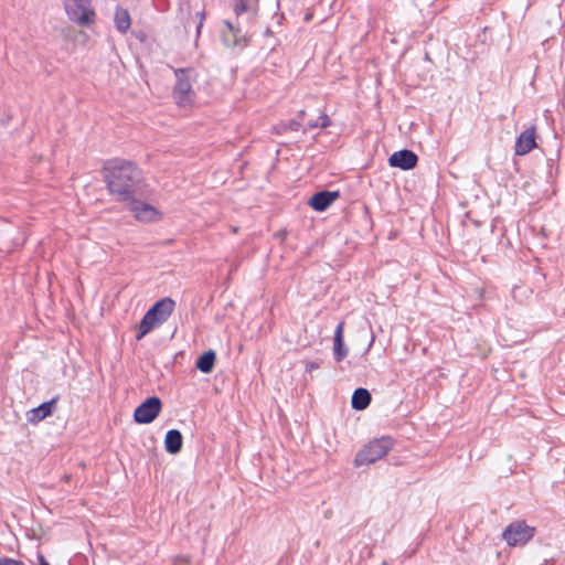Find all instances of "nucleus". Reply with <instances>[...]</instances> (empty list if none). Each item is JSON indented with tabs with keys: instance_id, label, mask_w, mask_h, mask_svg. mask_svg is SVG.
<instances>
[{
	"instance_id": "obj_1",
	"label": "nucleus",
	"mask_w": 565,
	"mask_h": 565,
	"mask_svg": "<svg viewBox=\"0 0 565 565\" xmlns=\"http://www.w3.org/2000/svg\"><path fill=\"white\" fill-rule=\"evenodd\" d=\"M100 173L108 193L119 203L141 195L146 186L142 170L134 161L124 158L104 161Z\"/></svg>"
},
{
	"instance_id": "obj_2",
	"label": "nucleus",
	"mask_w": 565,
	"mask_h": 565,
	"mask_svg": "<svg viewBox=\"0 0 565 565\" xmlns=\"http://www.w3.org/2000/svg\"><path fill=\"white\" fill-rule=\"evenodd\" d=\"M175 85L172 90V96L179 106H189L195 98V92L192 88V84L195 81V71L191 67L188 68H175Z\"/></svg>"
},
{
	"instance_id": "obj_3",
	"label": "nucleus",
	"mask_w": 565,
	"mask_h": 565,
	"mask_svg": "<svg viewBox=\"0 0 565 565\" xmlns=\"http://www.w3.org/2000/svg\"><path fill=\"white\" fill-rule=\"evenodd\" d=\"M394 447V439L390 436L375 438L366 444L355 456L354 466H367L376 462L388 454Z\"/></svg>"
},
{
	"instance_id": "obj_4",
	"label": "nucleus",
	"mask_w": 565,
	"mask_h": 565,
	"mask_svg": "<svg viewBox=\"0 0 565 565\" xmlns=\"http://www.w3.org/2000/svg\"><path fill=\"white\" fill-rule=\"evenodd\" d=\"M64 9L67 18L81 26H89L95 22L92 0H64Z\"/></svg>"
},
{
	"instance_id": "obj_5",
	"label": "nucleus",
	"mask_w": 565,
	"mask_h": 565,
	"mask_svg": "<svg viewBox=\"0 0 565 565\" xmlns=\"http://www.w3.org/2000/svg\"><path fill=\"white\" fill-rule=\"evenodd\" d=\"M533 536L534 527L529 526L524 521L512 522L502 533L503 540L510 546H523Z\"/></svg>"
},
{
	"instance_id": "obj_6",
	"label": "nucleus",
	"mask_w": 565,
	"mask_h": 565,
	"mask_svg": "<svg viewBox=\"0 0 565 565\" xmlns=\"http://www.w3.org/2000/svg\"><path fill=\"white\" fill-rule=\"evenodd\" d=\"M124 203L127 204L128 210L139 222L150 223L161 218V213L153 205L139 200L138 196H134L132 200H127Z\"/></svg>"
},
{
	"instance_id": "obj_7",
	"label": "nucleus",
	"mask_w": 565,
	"mask_h": 565,
	"mask_svg": "<svg viewBox=\"0 0 565 565\" xmlns=\"http://www.w3.org/2000/svg\"><path fill=\"white\" fill-rule=\"evenodd\" d=\"M161 407V399L158 396H150L135 409L134 419L138 424H150L158 417Z\"/></svg>"
},
{
	"instance_id": "obj_8",
	"label": "nucleus",
	"mask_w": 565,
	"mask_h": 565,
	"mask_svg": "<svg viewBox=\"0 0 565 565\" xmlns=\"http://www.w3.org/2000/svg\"><path fill=\"white\" fill-rule=\"evenodd\" d=\"M175 308V301L170 297H164L157 302L152 307L148 309L149 317L156 318L154 320L161 326L172 315Z\"/></svg>"
},
{
	"instance_id": "obj_9",
	"label": "nucleus",
	"mask_w": 565,
	"mask_h": 565,
	"mask_svg": "<svg viewBox=\"0 0 565 565\" xmlns=\"http://www.w3.org/2000/svg\"><path fill=\"white\" fill-rule=\"evenodd\" d=\"M417 154L408 149H402L395 151L388 158V164L393 168H399L402 170H411L417 166Z\"/></svg>"
},
{
	"instance_id": "obj_10",
	"label": "nucleus",
	"mask_w": 565,
	"mask_h": 565,
	"mask_svg": "<svg viewBox=\"0 0 565 565\" xmlns=\"http://www.w3.org/2000/svg\"><path fill=\"white\" fill-rule=\"evenodd\" d=\"M340 196L339 191H319L315 193L309 200V206L317 211H326L338 198Z\"/></svg>"
},
{
	"instance_id": "obj_11",
	"label": "nucleus",
	"mask_w": 565,
	"mask_h": 565,
	"mask_svg": "<svg viewBox=\"0 0 565 565\" xmlns=\"http://www.w3.org/2000/svg\"><path fill=\"white\" fill-rule=\"evenodd\" d=\"M535 147V127H530L525 129L523 132H521L520 136L516 138L514 147L515 154L525 156Z\"/></svg>"
},
{
	"instance_id": "obj_12",
	"label": "nucleus",
	"mask_w": 565,
	"mask_h": 565,
	"mask_svg": "<svg viewBox=\"0 0 565 565\" xmlns=\"http://www.w3.org/2000/svg\"><path fill=\"white\" fill-rule=\"evenodd\" d=\"M58 401V396L53 397L49 402H44L35 408L26 413V419L31 424H38L53 414L54 407Z\"/></svg>"
},
{
	"instance_id": "obj_13",
	"label": "nucleus",
	"mask_w": 565,
	"mask_h": 565,
	"mask_svg": "<svg viewBox=\"0 0 565 565\" xmlns=\"http://www.w3.org/2000/svg\"><path fill=\"white\" fill-rule=\"evenodd\" d=\"M233 10L237 18L246 15V21L250 22L255 19L258 11L256 0H233Z\"/></svg>"
},
{
	"instance_id": "obj_14",
	"label": "nucleus",
	"mask_w": 565,
	"mask_h": 565,
	"mask_svg": "<svg viewBox=\"0 0 565 565\" xmlns=\"http://www.w3.org/2000/svg\"><path fill=\"white\" fill-rule=\"evenodd\" d=\"M344 322L340 321L334 330L333 356L337 362L344 360L349 353L343 340Z\"/></svg>"
},
{
	"instance_id": "obj_15",
	"label": "nucleus",
	"mask_w": 565,
	"mask_h": 565,
	"mask_svg": "<svg viewBox=\"0 0 565 565\" xmlns=\"http://www.w3.org/2000/svg\"><path fill=\"white\" fill-rule=\"evenodd\" d=\"M183 445V437L180 430L170 429L164 437L166 451L171 455H177L181 451Z\"/></svg>"
},
{
	"instance_id": "obj_16",
	"label": "nucleus",
	"mask_w": 565,
	"mask_h": 565,
	"mask_svg": "<svg viewBox=\"0 0 565 565\" xmlns=\"http://www.w3.org/2000/svg\"><path fill=\"white\" fill-rule=\"evenodd\" d=\"M114 23L118 32L125 34L131 25L130 14L127 9L117 6L114 14Z\"/></svg>"
},
{
	"instance_id": "obj_17",
	"label": "nucleus",
	"mask_w": 565,
	"mask_h": 565,
	"mask_svg": "<svg viewBox=\"0 0 565 565\" xmlns=\"http://www.w3.org/2000/svg\"><path fill=\"white\" fill-rule=\"evenodd\" d=\"M371 393L364 387H359L352 394L351 406L355 411H363L371 404Z\"/></svg>"
},
{
	"instance_id": "obj_18",
	"label": "nucleus",
	"mask_w": 565,
	"mask_h": 565,
	"mask_svg": "<svg viewBox=\"0 0 565 565\" xmlns=\"http://www.w3.org/2000/svg\"><path fill=\"white\" fill-rule=\"evenodd\" d=\"M215 360H216L215 352L213 350H209V351H205L204 353H202L198 358V360L195 362V366L202 373L207 374V373L212 372L214 364H215Z\"/></svg>"
},
{
	"instance_id": "obj_19",
	"label": "nucleus",
	"mask_w": 565,
	"mask_h": 565,
	"mask_svg": "<svg viewBox=\"0 0 565 565\" xmlns=\"http://www.w3.org/2000/svg\"><path fill=\"white\" fill-rule=\"evenodd\" d=\"M154 319L156 318H153L152 316L149 317L148 312L145 313L141 321L139 322L138 332L136 334V339L138 341L146 337L152 329L160 326L158 321H156Z\"/></svg>"
},
{
	"instance_id": "obj_20",
	"label": "nucleus",
	"mask_w": 565,
	"mask_h": 565,
	"mask_svg": "<svg viewBox=\"0 0 565 565\" xmlns=\"http://www.w3.org/2000/svg\"><path fill=\"white\" fill-rule=\"evenodd\" d=\"M331 125V120L327 114H321L317 120H310L307 122L303 132L315 128H327Z\"/></svg>"
},
{
	"instance_id": "obj_21",
	"label": "nucleus",
	"mask_w": 565,
	"mask_h": 565,
	"mask_svg": "<svg viewBox=\"0 0 565 565\" xmlns=\"http://www.w3.org/2000/svg\"><path fill=\"white\" fill-rule=\"evenodd\" d=\"M301 127V124L299 120L297 119H291L287 122H280L278 126H277V130L278 132L280 131H287V130H291V131H298Z\"/></svg>"
},
{
	"instance_id": "obj_22",
	"label": "nucleus",
	"mask_w": 565,
	"mask_h": 565,
	"mask_svg": "<svg viewBox=\"0 0 565 565\" xmlns=\"http://www.w3.org/2000/svg\"><path fill=\"white\" fill-rule=\"evenodd\" d=\"M0 565H24V563L10 557H0Z\"/></svg>"
},
{
	"instance_id": "obj_23",
	"label": "nucleus",
	"mask_w": 565,
	"mask_h": 565,
	"mask_svg": "<svg viewBox=\"0 0 565 565\" xmlns=\"http://www.w3.org/2000/svg\"><path fill=\"white\" fill-rule=\"evenodd\" d=\"M224 23H225V25L228 28V30H230L231 32H233V34H234L235 36H236V35H238V34L242 32L241 26H239V23H237V25L233 24V23H232V22H230V21H225Z\"/></svg>"
},
{
	"instance_id": "obj_24",
	"label": "nucleus",
	"mask_w": 565,
	"mask_h": 565,
	"mask_svg": "<svg viewBox=\"0 0 565 565\" xmlns=\"http://www.w3.org/2000/svg\"><path fill=\"white\" fill-rule=\"evenodd\" d=\"M320 367V362L319 361H308L306 363V371L307 372H312L313 370H318Z\"/></svg>"
},
{
	"instance_id": "obj_25",
	"label": "nucleus",
	"mask_w": 565,
	"mask_h": 565,
	"mask_svg": "<svg viewBox=\"0 0 565 565\" xmlns=\"http://www.w3.org/2000/svg\"><path fill=\"white\" fill-rule=\"evenodd\" d=\"M196 17L199 18V23H198V26H196V33L199 35L200 32H201V28L203 26L204 19H205L204 11L198 12Z\"/></svg>"
},
{
	"instance_id": "obj_26",
	"label": "nucleus",
	"mask_w": 565,
	"mask_h": 565,
	"mask_svg": "<svg viewBox=\"0 0 565 565\" xmlns=\"http://www.w3.org/2000/svg\"><path fill=\"white\" fill-rule=\"evenodd\" d=\"M38 559L40 565H50V563L45 559V557L42 554L38 555Z\"/></svg>"
},
{
	"instance_id": "obj_27",
	"label": "nucleus",
	"mask_w": 565,
	"mask_h": 565,
	"mask_svg": "<svg viewBox=\"0 0 565 565\" xmlns=\"http://www.w3.org/2000/svg\"><path fill=\"white\" fill-rule=\"evenodd\" d=\"M303 115H305V110H300V111H299V117H300V118H302V117H303Z\"/></svg>"
},
{
	"instance_id": "obj_28",
	"label": "nucleus",
	"mask_w": 565,
	"mask_h": 565,
	"mask_svg": "<svg viewBox=\"0 0 565 565\" xmlns=\"http://www.w3.org/2000/svg\"><path fill=\"white\" fill-rule=\"evenodd\" d=\"M381 565H388V563L384 561Z\"/></svg>"
}]
</instances>
